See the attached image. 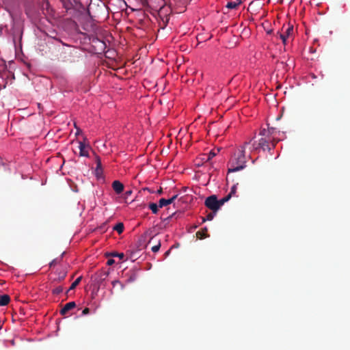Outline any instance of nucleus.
Here are the masks:
<instances>
[{
	"label": "nucleus",
	"mask_w": 350,
	"mask_h": 350,
	"mask_svg": "<svg viewBox=\"0 0 350 350\" xmlns=\"http://www.w3.org/2000/svg\"><path fill=\"white\" fill-rule=\"evenodd\" d=\"M250 142H245L243 146H240V148L235 151L228 162V173L234 172L245 167L247 160L245 154V149L247 146L250 144Z\"/></svg>",
	"instance_id": "1"
},
{
	"label": "nucleus",
	"mask_w": 350,
	"mask_h": 350,
	"mask_svg": "<svg viewBox=\"0 0 350 350\" xmlns=\"http://www.w3.org/2000/svg\"><path fill=\"white\" fill-rule=\"evenodd\" d=\"M10 33L14 43L16 42V40L17 38L19 40L22 39L23 27L22 23L19 21H13L12 27L10 29Z\"/></svg>",
	"instance_id": "2"
},
{
	"label": "nucleus",
	"mask_w": 350,
	"mask_h": 350,
	"mask_svg": "<svg viewBox=\"0 0 350 350\" xmlns=\"http://www.w3.org/2000/svg\"><path fill=\"white\" fill-rule=\"evenodd\" d=\"M277 142L272 137H261L258 141V147L262 150H269L274 148Z\"/></svg>",
	"instance_id": "3"
},
{
	"label": "nucleus",
	"mask_w": 350,
	"mask_h": 350,
	"mask_svg": "<svg viewBox=\"0 0 350 350\" xmlns=\"http://www.w3.org/2000/svg\"><path fill=\"white\" fill-rule=\"evenodd\" d=\"M204 205L213 212H217L219 210L218 200L215 195H212L206 198Z\"/></svg>",
	"instance_id": "4"
},
{
	"label": "nucleus",
	"mask_w": 350,
	"mask_h": 350,
	"mask_svg": "<svg viewBox=\"0 0 350 350\" xmlns=\"http://www.w3.org/2000/svg\"><path fill=\"white\" fill-rule=\"evenodd\" d=\"M108 272L102 271L95 275L94 282L97 285L98 288H100L102 286H105L104 282L108 277Z\"/></svg>",
	"instance_id": "5"
},
{
	"label": "nucleus",
	"mask_w": 350,
	"mask_h": 350,
	"mask_svg": "<svg viewBox=\"0 0 350 350\" xmlns=\"http://www.w3.org/2000/svg\"><path fill=\"white\" fill-rule=\"evenodd\" d=\"M76 307L75 301H70L65 304V306L61 309L60 314L62 315H66L68 312Z\"/></svg>",
	"instance_id": "6"
},
{
	"label": "nucleus",
	"mask_w": 350,
	"mask_h": 350,
	"mask_svg": "<svg viewBox=\"0 0 350 350\" xmlns=\"http://www.w3.org/2000/svg\"><path fill=\"white\" fill-rule=\"evenodd\" d=\"M178 197V195H174L170 199L161 198L159 201V206L162 208L165 206L172 204Z\"/></svg>",
	"instance_id": "7"
},
{
	"label": "nucleus",
	"mask_w": 350,
	"mask_h": 350,
	"mask_svg": "<svg viewBox=\"0 0 350 350\" xmlns=\"http://www.w3.org/2000/svg\"><path fill=\"white\" fill-rule=\"evenodd\" d=\"M112 187H113V189L118 194L121 193L124 190V185L119 180H114L112 183Z\"/></svg>",
	"instance_id": "8"
},
{
	"label": "nucleus",
	"mask_w": 350,
	"mask_h": 350,
	"mask_svg": "<svg viewBox=\"0 0 350 350\" xmlns=\"http://www.w3.org/2000/svg\"><path fill=\"white\" fill-rule=\"evenodd\" d=\"M96 167L95 169V174L97 177H100L103 174V169L100 158L98 156L96 157Z\"/></svg>",
	"instance_id": "9"
},
{
	"label": "nucleus",
	"mask_w": 350,
	"mask_h": 350,
	"mask_svg": "<svg viewBox=\"0 0 350 350\" xmlns=\"http://www.w3.org/2000/svg\"><path fill=\"white\" fill-rule=\"evenodd\" d=\"M79 155L81 157H89L88 150L86 149L85 145L84 143L80 142H79Z\"/></svg>",
	"instance_id": "10"
},
{
	"label": "nucleus",
	"mask_w": 350,
	"mask_h": 350,
	"mask_svg": "<svg viewBox=\"0 0 350 350\" xmlns=\"http://www.w3.org/2000/svg\"><path fill=\"white\" fill-rule=\"evenodd\" d=\"M10 301V297L8 295H0V306H7Z\"/></svg>",
	"instance_id": "11"
},
{
	"label": "nucleus",
	"mask_w": 350,
	"mask_h": 350,
	"mask_svg": "<svg viewBox=\"0 0 350 350\" xmlns=\"http://www.w3.org/2000/svg\"><path fill=\"white\" fill-rule=\"evenodd\" d=\"M242 3V0H236L234 1H230L227 3L226 8L229 9H237L239 5Z\"/></svg>",
	"instance_id": "12"
},
{
	"label": "nucleus",
	"mask_w": 350,
	"mask_h": 350,
	"mask_svg": "<svg viewBox=\"0 0 350 350\" xmlns=\"http://www.w3.org/2000/svg\"><path fill=\"white\" fill-rule=\"evenodd\" d=\"M283 33L285 35V36L291 38L293 33V25L288 24V26Z\"/></svg>",
	"instance_id": "13"
},
{
	"label": "nucleus",
	"mask_w": 350,
	"mask_h": 350,
	"mask_svg": "<svg viewBox=\"0 0 350 350\" xmlns=\"http://www.w3.org/2000/svg\"><path fill=\"white\" fill-rule=\"evenodd\" d=\"M70 55H71V53L63 52L62 54L61 55L62 61L64 62H74L73 59L68 58V57L71 56Z\"/></svg>",
	"instance_id": "14"
},
{
	"label": "nucleus",
	"mask_w": 350,
	"mask_h": 350,
	"mask_svg": "<svg viewBox=\"0 0 350 350\" xmlns=\"http://www.w3.org/2000/svg\"><path fill=\"white\" fill-rule=\"evenodd\" d=\"M1 77V78H6V79H8L10 77H12V79H14V75L10 71L5 70L2 73L0 72Z\"/></svg>",
	"instance_id": "15"
},
{
	"label": "nucleus",
	"mask_w": 350,
	"mask_h": 350,
	"mask_svg": "<svg viewBox=\"0 0 350 350\" xmlns=\"http://www.w3.org/2000/svg\"><path fill=\"white\" fill-rule=\"evenodd\" d=\"M206 232H207V228H204L202 230L197 232L196 236H197V237L200 238V239H204V238L207 237Z\"/></svg>",
	"instance_id": "16"
},
{
	"label": "nucleus",
	"mask_w": 350,
	"mask_h": 350,
	"mask_svg": "<svg viewBox=\"0 0 350 350\" xmlns=\"http://www.w3.org/2000/svg\"><path fill=\"white\" fill-rule=\"evenodd\" d=\"M230 199V195H227L221 200H218V206L220 208L226 202Z\"/></svg>",
	"instance_id": "17"
},
{
	"label": "nucleus",
	"mask_w": 350,
	"mask_h": 350,
	"mask_svg": "<svg viewBox=\"0 0 350 350\" xmlns=\"http://www.w3.org/2000/svg\"><path fill=\"white\" fill-rule=\"evenodd\" d=\"M82 279V276H79L71 284L70 286L68 291L75 289L77 285H79V282H81Z\"/></svg>",
	"instance_id": "18"
},
{
	"label": "nucleus",
	"mask_w": 350,
	"mask_h": 350,
	"mask_svg": "<svg viewBox=\"0 0 350 350\" xmlns=\"http://www.w3.org/2000/svg\"><path fill=\"white\" fill-rule=\"evenodd\" d=\"M271 131L269 129H262L260 131V135L262 136V137H271L270 136Z\"/></svg>",
	"instance_id": "19"
},
{
	"label": "nucleus",
	"mask_w": 350,
	"mask_h": 350,
	"mask_svg": "<svg viewBox=\"0 0 350 350\" xmlns=\"http://www.w3.org/2000/svg\"><path fill=\"white\" fill-rule=\"evenodd\" d=\"M148 207L154 214H157L158 213V211H159L158 207H159V206L157 204L150 203L148 205Z\"/></svg>",
	"instance_id": "20"
},
{
	"label": "nucleus",
	"mask_w": 350,
	"mask_h": 350,
	"mask_svg": "<svg viewBox=\"0 0 350 350\" xmlns=\"http://www.w3.org/2000/svg\"><path fill=\"white\" fill-rule=\"evenodd\" d=\"M113 230L121 234L124 230V225L122 223H118L114 227Z\"/></svg>",
	"instance_id": "21"
},
{
	"label": "nucleus",
	"mask_w": 350,
	"mask_h": 350,
	"mask_svg": "<svg viewBox=\"0 0 350 350\" xmlns=\"http://www.w3.org/2000/svg\"><path fill=\"white\" fill-rule=\"evenodd\" d=\"M217 212L212 211L211 213H209L206 217H202V221L204 222L206 220L211 221L212 220L214 217L215 216Z\"/></svg>",
	"instance_id": "22"
},
{
	"label": "nucleus",
	"mask_w": 350,
	"mask_h": 350,
	"mask_svg": "<svg viewBox=\"0 0 350 350\" xmlns=\"http://www.w3.org/2000/svg\"><path fill=\"white\" fill-rule=\"evenodd\" d=\"M64 254V252L62 253L61 257H59V258H55L53 259L49 264V266L51 267L53 266H55V265H57V263H59L61 260H62V258L63 256V255Z\"/></svg>",
	"instance_id": "23"
},
{
	"label": "nucleus",
	"mask_w": 350,
	"mask_h": 350,
	"mask_svg": "<svg viewBox=\"0 0 350 350\" xmlns=\"http://www.w3.org/2000/svg\"><path fill=\"white\" fill-rule=\"evenodd\" d=\"M261 149V147H258V143H253L252 146L250 147V150L251 151H258Z\"/></svg>",
	"instance_id": "24"
},
{
	"label": "nucleus",
	"mask_w": 350,
	"mask_h": 350,
	"mask_svg": "<svg viewBox=\"0 0 350 350\" xmlns=\"http://www.w3.org/2000/svg\"><path fill=\"white\" fill-rule=\"evenodd\" d=\"M237 185H238V183L234 184V185L231 187L230 191V193L228 194V195H230V198H231L233 196H234V194L236 193Z\"/></svg>",
	"instance_id": "25"
},
{
	"label": "nucleus",
	"mask_w": 350,
	"mask_h": 350,
	"mask_svg": "<svg viewBox=\"0 0 350 350\" xmlns=\"http://www.w3.org/2000/svg\"><path fill=\"white\" fill-rule=\"evenodd\" d=\"M160 247H161V242H160V241H158L157 244L153 245L151 248V250L153 252H157L159 250Z\"/></svg>",
	"instance_id": "26"
},
{
	"label": "nucleus",
	"mask_w": 350,
	"mask_h": 350,
	"mask_svg": "<svg viewBox=\"0 0 350 350\" xmlns=\"http://www.w3.org/2000/svg\"><path fill=\"white\" fill-rule=\"evenodd\" d=\"M63 291V288L62 286H57L53 290V293L58 295Z\"/></svg>",
	"instance_id": "27"
},
{
	"label": "nucleus",
	"mask_w": 350,
	"mask_h": 350,
	"mask_svg": "<svg viewBox=\"0 0 350 350\" xmlns=\"http://www.w3.org/2000/svg\"><path fill=\"white\" fill-rule=\"evenodd\" d=\"M111 256L118 257L120 259H123L124 257V254L123 253H117V252L111 253Z\"/></svg>",
	"instance_id": "28"
},
{
	"label": "nucleus",
	"mask_w": 350,
	"mask_h": 350,
	"mask_svg": "<svg viewBox=\"0 0 350 350\" xmlns=\"http://www.w3.org/2000/svg\"><path fill=\"white\" fill-rule=\"evenodd\" d=\"M280 38L282 40L283 44L285 45L286 43V40L288 38L287 36L282 33H280Z\"/></svg>",
	"instance_id": "29"
},
{
	"label": "nucleus",
	"mask_w": 350,
	"mask_h": 350,
	"mask_svg": "<svg viewBox=\"0 0 350 350\" xmlns=\"http://www.w3.org/2000/svg\"><path fill=\"white\" fill-rule=\"evenodd\" d=\"M216 154H217V152H215V151H213V150L211 151V152L208 153V158H207V161L211 160V159L212 158H213Z\"/></svg>",
	"instance_id": "30"
},
{
	"label": "nucleus",
	"mask_w": 350,
	"mask_h": 350,
	"mask_svg": "<svg viewBox=\"0 0 350 350\" xmlns=\"http://www.w3.org/2000/svg\"><path fill=\"white\" fill-rule=\"evenodd\" d=\"M116 284H120L121 289H123L124 286L119 281V280H114L112 282V285L114 287Z\"/></svg>",
	"instance_id": "31"
},
{
	"label": "nucleus",
	"mask_w": 350,
	"mask_h": 350,
	"mask_svg": "<svg viewBox=\"0 0 350 350\" xmlns=\"http://www.w3.org/2000/svg\"><path fill=\"white\" fill-rule=\"evenodd\" d=\"M89 313H90V308H84L83 310V311H82V314L83 315H86V314H88Z\"/></svg>",
	"instance_id": "32"
},
{
	"label": "nucleus",
	"mask_w": 350,
	"mask_h": 350,
	"mask_svg": "<svg viewBox=\"0 0 350 350\" xmlns=\"http://www.w3.org/2000/svg\"><path fill=\"white\" fill-rule=\"evenodd\" d=\"M115 263V260L113 259H109L107 262V265H112Z\"/></svg>",
	"instance_id": "33"
},
{
	"label": "nucleus",
	"mask_w": 350,
	"mask_h": 350,
	"mask_svg": "<svg viewBox=\"0 0 350 350\" xmlns=\"http://www.w3.org/2000/svg\"><path fill=\"white\" fill-rule=\"evenodd\" d=\"M162 193H163V189L161 187H160L159 189L157 190V193L158 195H161V194H162Z\"/></svg>",
	"instance_id": "34"
},
{
	"label": "nucleus",
	"mask_w": 350,
	"mask_h": 350,
	"mask_svg": "<svg viewBox=\"0 0 350 350\" xmlns=\"http://www.w3.org/2000/svg\"><path fill=\"white\" fill-rule=\"evenodd\" d=\"M170 253V250H167L165 253V256H167Z\"/></svg>",
	"instance_id": "35"
},
{
	"label": "nucleus",
	"mask_w": 350,
	"mask_h": 350,
	"mask_svg": "<svg viewBox=\"0 0 350 350\" xmlns=\"http://www.w3.org/2000/svg\"><path fill=\"white\" fill-rule=\"evenodd\" d=\"M271 131V133H270V135H272L273 133V131H274V129L273 128H270L269 129Z\"/></svg>",
	"instance_id": "36"
},
{
	"label": "nucleus",
	"mask_w": 350,
	"mask_h": 350,
	"mask_svg": "<svg viewBox=\"0 0 350 350\" xmlns=\"http://www.w3.org/2000/svg\"><path fill=\"white\" fill-rule=\"evenodd\" d=\"M131 193H132V191L130 190V191H126V195H130Z\"/></svg>",
	"instance_id": "37"
},
{
	"label": "nucleus",
	"mask_w": 350,
	"mask_h": 350,
	"mask_svg": "<svg viewBox=\"0 0 350 350\" xmlns=\"http://www.w3.org/2000/svg\"><path fill=\"white\" fill-rule=\"evenodd\" d=\"M66 276V273H64V275L59 278L60 280H63Z\"/></svg>",
	"instance_id": "38"
},
{
	"label": "nucleus",
	"mask_w": 350,
	"mask_h": 350,
	"mask_svg": "<svg viewBox=\"0 0 350 350\" xmlns=\"http://www.w3.org/2000/svg\"><path fill=\"white\" fill-rule=\"evenodd\" d=\"M6 85H7V82H5V83H4V85H3V88H5Z\"/></svg>",
	"instance_id": "39"
},
{
	"label": "nucleus",
	"mask_w": 350,
	"mask_h": 350,
	"mask_svg": "<svg viewBox=\"0 0 350 350\" xmlns=\"http://www.w3.org/2000/svg\"><path fill=\"white\" fill-rule=\"evenodd\" d=\"M154 237L151 238V239L150 240L149 243H151L154 240Z\"/></svg>",
	"instance_id": "40"
},
{
	"label": "nucleus",
	"mask_w": 350,
	"mask_h": 350,
	"mask_svg": "<svg viewBox=\"0 0 350 350\" xmlns=\"http://www.w3.org/2000/svg\"><path fill=\"white\" fill-rule=\"evenodd\" d=\"M172 216H174V214H172V215H170V217H168V219H170V217H172Z\"/></svg>",
	"instance_id": "41"
},
{
	"label": "nucleus",
	"mask_w": 350,
	"mask_h": 350,
	"mask_svg": "<svg viewBox=\"0 0 350 350\" xmlns=\"http://www.w3.org/2000/svg\"><path fill=\"white\" fill-rule=\"evenodd\" d=\"M172 216H174V214H172V215H170V217H168V219H170V217H172Z\"/></svg>",
	"instance_id": "42"
},
{
	"label": "nucleus",
	"mask_w": 350,
	"mask_h": 350,
	"mask_svg": "<svg viewBox=\"0 0 350 350\" xmlns=\"http://www.w3.org/2000/svg\"><path fill=\"white\" fill-rule=\"evenodd\" d=\"M172 216H174V214H172V215H170V217H168V219H170V217H172Z\"/></svg>",
	"instance_id": "43"
},
{
	"label": "nucleus",
	"mask_w": 350,
	"mask_h": 350,
	"mask_svg": "<svg viewBox=\"0 0 350 350\" xmlns=\"http://www.w3.org/2000/svg\"><path fill=\"white\" fill-rule=\"evenodd\" d=\"M76 134H77V135L79 134V131H77V133H76Z\"/></svg>",
	"instance_id": "44"
}]
</instances>
